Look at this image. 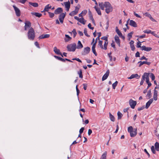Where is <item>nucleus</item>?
Returning <instances> with one entry per match:
<instances>
[{"instance_id":"obj_31","label":"nucleus","mask_w":159,"mask_h":159,"mask_svg":"<svg viewBox=\"0 0 159 159\" xmlns=\"http://www.w3.org/2000/svg\"><path fill=\"white\" fill-rule=\"evenodd\" d=\"M29 4L34 7H37L39 6L38 3L36 2H29Z\"/></svg>"},{"instance_id":"obj_29","label":"nucleus","mask_w":159,"mask_h":159,"mask_svg":"<svg viewBox=\"0 0 159 159\" xmlns=\"http://www.w3.org/2000/svg\"><path fill=\"white\" fill-rule=\"evenodd\" d=\"M31 14L38 17H40L42 15L41 13L37 12H32L31 13Z\"/></svg>"},{"instance_id":"obj_27","label":"nucleus","mask_w":159,"mask_h":159,"mask_svg":"<svg viewBox=\"0 0 159 159\" xmlns=\"http://www.w3.org/2000/svg\"><path fill=\"white\" fill-rule=\"evenodd\" d=\"M99 5L101 9L102 10L104 9V8L105 7V2L104 3L103 2L100 3L99 4Z\"/></svg>"},{"instance_id":"obj_9","label":"nucleus","mask_w":159,"mask_h":159,"mask_svg":"<svg viewBox=\"0 0 159 159\" xmlns=\"http://www.w3.org/2000/svg\"><path fill=\"white\" fill-rule=\"evenodd\" d=\"M116 31L120 37L122 38L123 39H125V37L122 35V34L118 29V28L117 27H116Z\"/></svg>"},{"instance_id":"obj_42","label":"nucleus","mask_w":159,"mask_h":159,"mask_svg":"<svg viewBox=\"0 0 159 159\" xmlns=\"http://www.w3.org/2000/svg\"><path fill=\"white\" fill-rule=\"evenodd\" d=\"M108 41L106 42L105 41L104 43V44L103 49L105 50H106L107 49V46L108 45Z\"/></svg>"},{"instance_id":"obj_23","label":"nucleus","mask_w":159,"mask_h":159,"mask_svg":"<svg viewBox=\"0 0 159 159\" xmlns=\"http://www.w3.org/2000/svg\"><path fill=\"white\" fill-rule=\"evenodd\" d=\"M134 129L135 130L134 131H133L130 133V136L131 137H134L137 134V129Z\"/></svg>"},{"instance_id":"obj_17","label":"nucleus","mask_w":159,"mask_h":159,"mask_svg":"<svg viewBox=\"0 0 159 159\" xmlns=\"http://www.w3.org/2000/svg\"><path fill=\"white\" fill-rule=\"evenodd\" d=\"M140 78V76L137 74H132L130 77H128V78L129 79H131L134 78H136L137 79H139Z\"/></svg>"},{"instance_id":"obj_54","label":"nucleus","mask_w":159,"mask_h":159,"mask_svg":"<svg viewBox=\"0 0 159 159\" xmlns=\"http://www.w3.org/2000/svg\"><path fill=\"white\" fill-rule=\"evenodd\" d=\"M141 42H139V43H137V44L136 45V47L137 48H141L142 47L141 46Z\"/></svg>"},{"instance_id":"obj_43","label":"nucleus","mask_w":159,"mask_h":159,"mask_svg":"<svg viewBox=\"0 0 159 159\" xmlns=\"http://www.w3.org/2000/svg\"><path fill=\"white\" fill-rule=\"evenodd\" d=\"M89 19L90 20L93 19V16L92 14L91 13V11L89 10Z\"/></svg>"},{"instance_id":"obj_11","label":"nucleus","mask_w":159,"mask_h":159,"mask_svg":"<svg viewBox=\"0 0 159 159\" xmlns=\"http://www.w3.org/2000/svg\"><path fill=\"white\" fill-rule=\"evenodd\" d=\"M31 23L29 21H26L25 22V30H26L28 28L30 27Z\"/></svg>"},{"instance_id":"obj_38","label":"nucleus","mask_w":159,"mask_h":159,"mask_svg":"<svg viewBox=\"0 0 159 159\" xmlns=\"http://www.w3.org/2000/svg\"><path fill=\"white\" fill-rule=\"evenodd\" d=\"M145 80V76H144V73L143 74V75L142 76V79L141 80V81L140 82V85H143V84L144 81Z\"/></svg>"},{"instance_id":"obj_1","label":"nucleus","mask_w":159,"mask_h":159,"mask_svg":"<svg viewBox=\"0 0 159 159\" xmlns=\"http://www.w3.org/2000/svg\"><path fill=\"white\" fill-rule=\"evenodd\" d=\"M28 38L30 40H33L35 37V33L34 29L31 27L28 32Z\"/></svg>"},{"instance_id":"obj_39","label":"nucleus","mask_w":159,"mask_h":159,"mask_svg":"<svg viewBox=\"0 0 159 159\" xmlns=\"http://www.w3.org/2000/svg\"><path fill=\"white\" fill-rule=\"evenodd\" d=\"M82 72L81 70L80 69V70L78 72V74L79 75V77L81 78H83V75H82Z\"/></svg>"},{"instance_id":"obj_10","label":"nucleus","mask_w":159,"mask_h":159,"mask_svg":"<svg viewBox=\"0 0 159 159\" xmlns=\"http://www.w3.org/2000/svg\"><path fill=\"white\" fill-rule=\"evenodd\" d=\"M64 4L65 5V7L66 9V10L68 11L70 7V3L69 1L67 2H64Z\"/></svg>"},{"instance_id":"obj_49","label":"nucleus","mask_w":159,"mask_h":159,"mask_svg":"<svg viewBox=\"0 0 159 159\" xmlns=\"http://www.w3.org/2000/svg\"><path fill=\"white\" fill-rule=\"evenodd\" d=\"M143 32L145 33L149 34L151 33V31L149 30H147L143 31Z\"/></svg>"},{"instance_id":"obj_60","label":"nucleus","mask_w":159,"mask_h":159,"mask_svg":"<svg viewBox=\"0 0 159 159\" xmlns=\"http://www.w3.org/2000/svg\"><path fill=\"white\" fill-rule=\"evenodd\" d=\"M157 95H153V98L155 101L157 100Z\"/></svg>"},{"instance_id":"obj_6","label":"nucleus","mask_w":159,"mask_h":159,"mask_svg":"<svg viewBox=\"0 0 159 159\" xmlns=\"http://www.w3.org/2000/svg\"><path fill=\"white\" fill-rule=\"evenodd\" d=\"M66 13H61L59 17V19L60 21V22L61 23V24H62L63 22V20H64V19L66 16Z\"/></svg>"},{"instance_id":"obj_51","label":"nucleus","mask_w":159,"mask_h":159,"mask_svg":"<svg viewBox=\"0 0 159 159\" xmlns=\"http://www.w3.org/2000/svg\"><path fill=\"white\" fill-rule=\"evenodd\" d=\"M151 149L152 151L154 154H155L156 153V151L154 149V147L153 146H152L151 148Z\"/></svg>"},{"instance_id":"obj_45","label":"nucleus","mask_w":159,"mask_h":159,"mask_svg":"<svg viewBox=\"0 0 159 159\" xmlns=\"http://www.w3.org/2000/svg\"><path fill=\"white\" fill-rule=\"evenodd\" d=\"M118 84V82L117 81H116L113 84L112 86L113 89H115L116 87V86L117 84Z\"/></svg>"},{"instance_id":"obj_26","label":"nucleus","mask_w":159,"mask_h":159,"mask_svg":"<svg viewBox=\"0 0 159 159\" xmlns=\"http://www.w3.org/2000/svg\"><path fill=\"white\" fill-rule=\"evenodd\" d=\"M52 7V6H50L49 4H48L46 6H45L43 11H48L49 10V9L51 8Z\"/></svg>"},{"instance_id":"obj_21","label":"nucleus","mask_w":159,"mask_h":159,"mask_svg":"<svg viewBox=\"0 0 159 159\" xmlns=\"http://www.w3.org/2000/svg\"><path fill=\"white\" fill-rule=\"evenodd\" d=\"M138 63H139V66L140 67L144 64H146L148 65H149L151 63L150 62H148L146 61H140L138 62Z\"/></svg>"},{"instance_id":"obj_62","label":"nucleus","mask_w":159,"mask_h":159,"mask_svg":"<svg viewBox=\"0 0 159 159\" xmlns=\"http://www.w3.org/2000/svg\"><path fill=\"white\" fill-rule=\"evenodd\" d=\"M130 47L132 50L134 51V50L135 48L134 45H130Z\"/></svg>"},{"instance_id":"obj_56","label":"nucleus","mask_w":159,"mask_h":159,"mask_svg":"<svg viewBox=\"0 0 159 159\" xmlns=\"http://www.w3.org/2000/svg\"><path fill=\"white\" fill-rule=\"evenodd\" d=\"M111 52L110 53H109L108 54V55L109 56V57L110 59V60L111 61H112V56L111 55Z\"/></svg>"},{"instance_id":"obj_20","label":"nucleus","mask_w":159,"mask_h":159,"mask_svg":"<svg viewBox=\"0 0 159 159\" xmlns=\"http://www.w3.org/2000/svg\"><path fill=\"white\" fill-rule=\"evenodd\" d=\"M50 37V35L49 34H42L39 37V39H43L44 38H48Z\"/></svg>"},{"instance_id":"obj_18","label":"nucleus","mask_w":159,"mask_h":159,"mask_svg":"<svg viewBox=\"0 0 159 159\" xmlns=\"http://www.w3.org/2000/svg\"><path fill=\"white\" fill-rule=\"evenodd\" d=\"M129 25L134 27H136L137 26L136 22L132 20H130Z\"/></svg>"},{"instance_id":"obj_46","label":"nucleus","mask_w":159,"mask_h":159,"mask_svg":"<svg viewBox=\"0 0 159 159\" xmlns=\"http://www.w3.org/2000/svg\"><path fill=\"white\" fill-rule=\"evenodd\" d=\"M128 131L130 133L133 131V127L131 126H130L128 128Z\"/></svg>"},{"instance_id":"obj_4","label":"nucleus","mask_w":159,"mask_h":159,"mask_svg":"<svg viewBox=\"0 0 159 159\" xmlns=\"http://www.w3.org/2000/svg\"><path fill=\"white\" fill-rule=\"evenodd\" d=\"M78 6H76L75 7V10L72 11L69 13V15L71 16H73L75 15H76L78 12L80 8V6L78 5Z\"/></svg>"},{"instance_id":"obj_50","label":"nucleus","mask_w":159,"mask_h":159,"mask_svg":"<svg viewBox=\"0 0 159 159\" xmlns=\"http://www.w3.org/2000/svg\"><path fill=\"white\" fill-rule=\"evenodd\" d=\"M48 13L49 14V16L51 18H52L54 16V14L53 13H52L51 12H48Z\"/></svg>"},{"instance_id":"obj_28","label":"nucleus","mask_w":159,"mask_h":159,"mask_svg":"<svg viewBox=\"0 0 159 159\" xmlns=\"http://www.w3.org/2000/svg\"><path fill=\"white\" fill-rule=\"evenodd\" d=\"M107 152H105L101 156L100 159H106Z\"/></svg>"},{"instance_id":"obj_8","label":"nucleus","mask_w":159,"mask_h":159,"mask_svg":"<svg viewBox=\"0 0 159 159\" xmlns=\"http://www.w3.org/2000/svg\"><path fill=\"white\" fill-rule=\"evenodd\" d=\"M13 7L15 11L16 16H20V11L19 9L15 5H13Z\"/></svg>"},{"instance_id":"obj_33","label":"nucleus","mask_w":159,"mask_h":159,"mask_svg":"<svg viewBox=\"0 0 159 159\" xmlns=\"http://www.w3.org/2000/svg\"><path fill=\"white\" fill-rule=\"evenodd\" d=\"M94 8H95L96 11L97 12L98 14L99 15H101V11H100V9L99 8H98V7H96V6H95L94 7Z\"/></svg>"},{"instance_id":"obj_12","label":"nucleus","mask_w":159,"mask_h":159,"mask_svg":"<svg viewBox=\"0 0 159 159\" xmlns=\"http://www.w3.org/2000/svg\"><path fill=\"white\" fill-rule=\"evenodd\" d=\"M53 50L54 52L57 54L60 55L62 57H63L62 53L61 52L60 50L59 49H57L56 47L54 48Z\"/></svg>"},{"instance_id":"obj_35","label":"nucleus","mask_w":159,"mask_h":159,"mask_svg":"<svg viewBox=\"0 0 159 159\" xmlns=\"http://www.w3.org/2000/svg\"><path fill=\"white\" fill-rule=\"evenodd\" d=\"M65 35V37L68 38V39H65V41L66 42H68L71 39V38L70 37L69 35L66 34Z\"/></svg>"},{"instance_id":"obj_25","label":"nucleus","mask_w":159,"mask_h":159,"mask_svg":"<svg viewBox=\"0 0 159 159\" xmlns=\"http://www.w3.org/2000/svg\"><path fill=\"white\" fill-rule=\"evenodd\" d=\"M96 43H94L92 47V50L93 53L95 54L96 56L97 55V53L96 52L95 48L96 47Z\"/></svg>"},{"instance_id":"obj_40","label":"nucleus","mask_w":159,"mask_h":159,"mask_svg":"<svg viewBox=\"0 0 159 159\" xmlns=\"http://www.w3.org/2000/svg\"><path fill=\"white\" fill-rule=\"evenodd\" d=\"M133 34V31H132V32H131L130 33H129L128 34V37L129 38L128 40H130L131 38L132 37V34Z\"/></svg>"},{"instance_id":"obj_5","label":"nucleus","mask_w":159,"mask_h":159,"mask_svg":"<svg viewBox=\"0 0 159 159\" xmlns=\"http://www.w3.org/2000/svg\"><path fill=\"white\" fill-rule=\"evenodd\" d=\"M90 48L89 47H87L84 48L83 51L81 52V54L82 55H85L88 54L90 52Z\"/></svg>"},{"instance_id":"obj_32","label":"nucleus","mask_w":159,"mask_h":159,"mask_svg":"<svg viewBox=\"0 0 159 159\" xmlns=\"http://www.w3.org/2000/svg\"><path fill=\"white\" fill-rule=\"evenodd\" d=\"M109 118L110 119V120L113 121L114 122L115 121V118L113 116L111 113H109Z\"/></svg>"},{"instance_id":"obj_37","label":"nucleus","mask_w":159,"mask_h":159,"mask_svg":"<svg viewBox=\"0 0 159 159\" xmlns=\"http://www.w3.org/2000/svg\"><path fill=\"white\" fill-rule=\"evenodd\" d=\"M117 116H118V119L119 120L120 119L122 116V114L121 113H120V111H118L117 112Z\"/></svg>"},{"instance_id":"obj_3","label":"nucleus","mask_w":159,"mask_h":159,"mask_svg":"<svg viewBox=\"0 0 159 159\" xmlns=\"http://www.w3.org/2000/svg\"><path fill=\"white\" fill-rule=\"evenodd\" d=\"M67 48L68 51L74 52L76 49V44L75 43L68 45Z\"/></svg>"},{"instance_id":"obj_15","label":"nucleus","mask_w":159,"mask_h":159,"mask_svg":"<svg viewBox=\"0 0 159 159\" xmlns=\"http://www.w3.org/2000/svg\"><path fill=\"white\" fill-rule=\"evenodd\" d=\"M152 49L151 47H146L145 46H143L141 47V50H144L147 52H149Z\"/></svg>"},{"instance_id":"obj_53","label":"nucleus","mask_w":159,"mask_h":159,"mask_svg":"<svg viewBox=\"0 0 159 159\" xmlns=\"http://www.w3.org/2000/svg\"><path fill=\"white\" fill-rule=\"evenodd\" d=\"M72 32L73 34L74 37H75L76 34H77V33L76 31V30L75 29H74L72 31Z\"/></svg>"},{"instance_id":"obj_57","label":"nucleus","mask_w":159,"mask_h":159,"mask_svg":"<svg viewBox=\"0 0 159 159\" xmlns=\"http://www.w3.org/2000/svg\"><path fill=\"white\" fill-rule=\"evenodd\" d=\"M84 130V127H82L80 130L79 133L80 134H81L83 132Z\"/></svg>"},{"instance_id":"obj_41","label":"nucleus","mask_w":159,"mask_h":159,"mask_svg":"<svg viewBox=\"0 0 159 159\" xmlns=\"http://www.w3.org/2000/svg\"><path fill=\"white\" fill-rule=\"evenodd\" d=\"M147 96H148L149 98H150L152 97V93L150 90L148 91Z\"/></svg>"},{"instance_id":"obj_2","label":"nucleus","mask_w":159,"mask_h":159,"mask_svg":"<svg viewBox=\"0 0 159 159\" xmlns=\"http://www.w3.org/2000/svg\"><path fill=\"white\" fill-rule=\"evenodd\" d=\"M105 11L107 14L112 11L113 10L112 7L109 2H105Z\"/></svg>"},{"instance_id":"obj_47","label":"nucleus","mask_w":159,"mask_h":159,"mask_svg":"<svg viewBox=\"0 0 159 159\" xmlns=\"http://www.w3.org/2000/svg\"><path fill=\"white\" fill-rule=\"evenodd\" d=\"M150 74V77L151 78L152 80H154L155 79V76L152 73H149V74Z\"/></svg>"},{"instance_id":"obj_19","label":"nucleus","mask_w":159,"mask_h":159,"mask_svg":"<svg viewBox=\"0 0 159 159\" xmlns=\"http://www.w3.org/2000/svg\"><path fill=\"white\" fill-rule=\"evenodd\" d=\"M153 99L152 98L150 99L146 103V108L148 109L150 106L151 104L153 102Z\"/></svg>"},{"instance_id":"obj_7","label":"nucleus","mask_w":159,"mask_h":159,"mask_svg":"<svg viewBox=\"0 0 159 159\" xmlns=\"http://www.w3.org/2000/svg\"><path fill=\"white\" fill-rule=\"evenodd\" d=\"M129 104L131 107L132 109H134L136 105L137 102L136 101L130 99L129 100Z\"/></svg>"},{"instance_id":"obj_55","label":"nucleus","mask_w":159,"mask_h":159,"mask_svg":"<svg viewBox=\"0 0 159 159\" xmlns=\"http://www.w3.org/2000/svg\"><path fill=\"white\" fill-rule=\"evenodd\" d=\"M72 60H76V61H78V62H82L80 60L79 58H75L72 59Z\"/></svg>"},{"instance_id":"obj_36","label":"nucleus","mask_w":159,"mask_h":159,"mask_svg":"<svg viewBox=\"0 0 159 159\" xmlns=\"http://www.w3.org/2000/svg\"><path fill=\"white\" fill-rule=\"evenodd\" d=\"M98 46L101 48L103 49V46L102 45V41L99 40L98 41Z\"/></svg>"},{"instance_id":"obj_59","label":"nucleus","mask_w":159,"mask_h":159,"mask_svg":"<svg viewBox=\"0 0 159 159\" xmlns=\"http://www.w3.org/2000/svg\"><path fill=\"white\" fill-rule=\"evenodd\" d=\"M87 13V11L86 10H84L82 11L81 12L82 14H83L84 15H85Z\"/></svg>"},{"instance_id":"obj_61","label":"nucleus","mask_w":159,"mask_h":159,"mask_svg":"<svg viewBox=\"0 0 159 159\" xmlns=\"http://www.w3.org/2000/svg\"><path fill=\"white\" fill-rule=\"evenodd\" d=\"M35 45L38 48H40L39 44L37 42H35L34 43Z\"/></svg>"},{"instance_id":"obj_48","label":"nucleus","mask_w":159,"mask_h":159,"mask_svg":"<svg viewBox=\"0 0 159 159\" xmlns=\"http://www.w3.org/2000/svg\"><path fill=\"white\" fill-rule=\"evenodd\" d=\"M84 34L87 37H89V35H88L87 34V29L85 28L84 29Z\"/></svg>"},{"instance_id":"obj_16","label":"nucleus","mask_w":159,"mask_h":159,"mask_svg":"<svg viewBox=\"0 0 159 159\" xmlns=\"http://www.w3.org/2000/svg\"><path fill=\"white\" fill-rule=\"evenodd\" d=\"M62 11L63 9L61 8L58 7L54 11V13L56 14H58L62 12Z\"/></svg>"},{"instance_id":"obj_13","label":"nucleus","mask_w":159,"mask_h":159,"mask_svg":"<svg viewBox=\"0 0 159 159\" xmlns=\"http://www.w3.org/2000/svg\"><path fill=\"white\" fill-rule=\"evenodd\" d=\"M149 73H144V76H145V80H146V81L147 83L148 84V83L150 82L149 80Z\"/></svg>"},{"instance_id":"obj_44","label":"nucleus","mask_w":159,"mask_h":159,"mask_svg":"<svg viewBox=\"0 0 159 159\" xmlns=\"http://www.w3.org/2000/svg\"><path fill=\"white\" fill-rule=\"evenodd\" d=\"M144 15L146 16H147L150 19H151V18H152V16H151V15L149 13H147V12H146L145 13Z\"/></svg>"},{"instance_id":"obj_63","label":"nucleus","mask_w":159,"mask_h":159,"mask_svg":"<svg viewBox=\"0 0 159 159\" xmlns=\"http://www.w3.org/2000/svg\"><path fill=\"white\" fill-rule=\"evenodd\" d=\"M134 15L137 17L141 18V17L138 14L136 13L135 12H134Z\"/></svg>"},{"instance_id":"obj_52","label":"nucleus","mask_w":159,"mask_h":159,"mask_svg":"<svg viewBox=\"0 0 159 159\" xmlns=\"http://www.w3.org/2000/svg\"><path fill=\"white\" fill-rule=\"evenodd\" d=\"M101 39L105 40V41H108L107 37L106 36L102 37L101 38Z\"/></svg>"},{"instance_id":"obj_34","label":"nucleus","mask_w":159,"mask_h":159,"mask_svg":"<svg viewBox=\"0 0 159 159\" xmlns=\"http://www.w3.org/2000/svg\"><path fill=\"white\" fill-rule=\"evenodd\" d=\"M155 149L157 151H159V143L156 142L155 144Z\"/></svg>"},{"instance_id":"obj_22","label":"nucleus","mask_w":159,"mask_h":159,"mask_svg":"<svg viewBox=\"0 0 159 159\" xmlns=\"http://www.w3.org/2000/svg\"><path fill=\"white\" fill-rule=\"evenodd\" d=\"M115 41L116 43L118 45V46L119 47H120V40L119 39V37L117 36L116 35L115 37Z\"/></svg>"},{"instance_id":"obj_30","label":"nucleus","mask_w":159,"mask_h":159,"mask_svg":"<svg viewBox=\"0 0 159 159\" xmlns=\"http://www.w3.org/2000/svg\"><path fill=\"white\" fill-rule=\"evenodd\" d=\"M80 20H79V22L83 25H85L86 22V20H85L83 17L80 18Z\"/></svg>"},{"instance_id":"obj_64","label":"nucleus","mask_w":159,"mask_h":159,"mask_svg":"<svg viewBox=\"0 0 159 159\" xmlns=\"http://www.w3.org/2000/svg\"><path fill=\"white\" fill-rule=\"evenodd\" d=\"M135 56L136 57H140V53L138 52H137L135 54Z\"/></svg>"},{"instance_id":"obj_24","label":"nucleus","mask_w":159,"mask_h":159,"mask_svg":"<svg viewBox=\"0 0 159 159\" xmlns=\"http://www.w3.org/2000/svg\"><path fill=\"white\" fill-rule=\"evenodd\" d=\"M83 45L81 43V42L80 41H79L78 42L77 46V47L76 46V48L80 49L83 48Z\"/></svg>"},{"instance_id":"obj_14","label":"nucleus","mask_w":159,"mask_h":159,"mask_svg":"<svg viewBox=\"0 0 159 159\" xmlns=\"http://www.w3.org/2000/svg\"><path fill=\"white\" fill-rule=\"evenodd\" d=\"M109 73L110 71L109 70H108L107 71L106 73L103 75L102 77V81L105 80L107 78L109 75Z\"/></svg>"},{"instance_id":"obj_58","label":"nucleus","mask_w":159,"mask_h":159,"mask_svg":"<svg viewBox=\"0 0 159 159\" xmlns=\"http://www.w3.org/2000/svg\"><path fill=\"white\" fill-rule=\"evenodd\" d=\"M144 108H145L144 106H143L141 107H139L138 108V110L139 111H140L141 110H142Z\"/></svg>"}]
</instances>
